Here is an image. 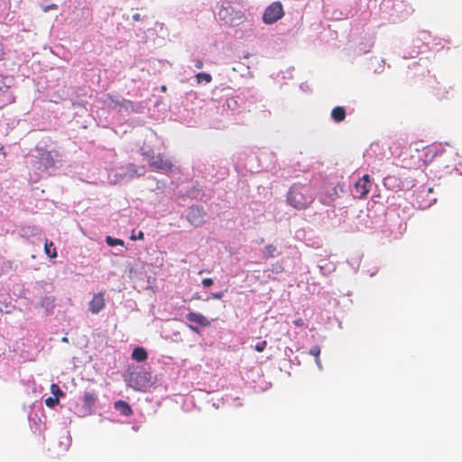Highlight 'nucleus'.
<instances>
[{"label": "nucleus", "mask_w": 462, "mask_h": 462, "mask_svg": "<svg viewBox=\"0 0 462 462\" xmlns=\"http://www.w3.org/2000/svg\"><path fill=\"white\" fill-rule=\"evenodd\" d=\"M288 203L296 209L308 208L314 201V196L310 186L294 184L287 196Z\"/></svg>", "instance_id": "1"}, {"label": "nucleus", "mask_w": 462, "mask_h": 462, "mask_svg": "<svg viewBox=\"0 0 462 462\" xmlns=\"http://www.w3.org/2000/svg\"><path fill=\"white\" fill-rule=\"evenodd\" d=\"M413 187L415 189L412 191L411 203L414 208L425 209L430 208L432 203L436 201L432 188L426 185Z\"/></svg>", "instance_id": "2"}, {"label": "nucleus", "mask_w": 462, "mask_h": 462, "mask_svg": "<svg viewBox=\"0 0 462 462\" xmlns=\"http://www.w3.org/2000/svg\"><path fill=\"white\" fill-rule=\"evenodd\" d=\"M144 155L152 169L164 173H170L172 171L173 164L163 153H159L155 156L153 153L146 152H144Z\"/></svg>", "instance_id": "3"}, {"label": "nucleus", "mask_w": 462, "mask_h": 462, "mask_svg": "<svg viewBox=\"0 0 462 462\" xmlns=\"http://www.w3.org/2000/svg\"><path fill=\"white\" fill-rule=\"evenodd\" d=\"M284 14L283 7L281 2L272 3L263 14V21L266 24H272L280 20Z\"/></svg>", "instance_id": "4"}, {"label": "nucleus", "mask_w": 462, "mask_h": 462, "mask_svg": "<svg viewBox=\"0 0 462 462\" xmlns=\"http://www.w3.org/2000/svg\"><path fill=\"white\" fill-rule=\"evenodd\" d=\"M371 186L372 182L370 176L368 174H365L355 183V191L356 193V198L359 199H365L370 192Z\"/></svg>", "instance_id": "5"}, {"label": "nucleus", "mask_w": 462, "mask_h": 462, "mask_svg": "<svg viewBox=\"0 0 462 462\" xmlns=\"http://www.w3.org/2000/svg\"><path fill=\"white\" fill-rule=\"evenodd\" d=\"M206 213L202 207L195 206L189 208L187 215L188 221L194 226H199L205 222Z\"/></svg>", "instance_id": "6"}, {"label": "nucleus", "mask_w": 462, "mask_h": 462, "mask_svg": "<svg viewBox=\"0 0 462 462\" xmlns=\"http://www.w3.org/2000/svg\"><path fill=\"white\" fill-rule=\"evenodd\" d=\"M105 293L101 291L94 294L92 300L89 301L88 309L91 313L97 314L105 308Z\"/></svg>", "instance_id": "7"}, {"label": "nucleus", "mask_w": 462, "mask_h": 462, "mask_svg": "<svg viewBox=\"0 0 462 462\" xmlns=\"http://www.w3.org/2000/svg\"><path fill=\"white\" fill-rule=\"evenodd\" d=\"M39 152V162L45 168H51L54 166V159L51 152L44 150L42 148L38 150Z\"/></svg>", "instance_id": "8"}, {"label": "nucleus", "mask_w": 462, "mask_h": 462, "mask_svg": "<svg viewBox=\"0 0 462 462\" xmlns=\"http://www.w3.org/2000/svg\"><path fill=\"white\" fill-rule=\"evenodd\" d=\"M97 394L95 392H86L83 396L84 408L86 412L92 413Z\"/></svg>", "instance_id": "9"}, {"label": "nucleus", "mask_w": 462, "mask_h": 462, "mask_svg": "<svg viewBox=\"0 0 462 462\" xmlns=\"http://www.w3.org/2000/svg\"><path fill=\"white\" fill-rule=\"evenodd\" d=\"M187 319L201 327H208L210 325V321L204 315L197 312L188 313Z\"/></svg>", "instance_id": "10"}, {"label": "nucleus", "mask_w": 462, "mask_h": 462, "mask_svg": "<svg viewBox=\"0 0 462 462\" xmlns=\"http://www.w3.org/2000/svg\"><path fill=\"white\" fill-rule=\"evenodd\" d=\"M115 409L125 417H130L133 414V409L130 404L125 401L119 400L114 403Z\"/></svg>", "instance_id": "11"}, {"label": "nucleus", "mask_w": 462, "mask_h": 462, "mask_svg": "<svg viewBox=\"0 0 462 462\" xmlns=\"http://www.w3.org/2000/svg\"><path fill=\"white\" fill-rule=\"evenodd\" d=\"M147 357V351L143 347L137 346L132 352V358L137 362H143Z\"/></svg>", "instance_id": "12"}, {"label": "nucleus", "mask_w": 462, "mask_h": 462, "mask_svg": "<svg viewBox=\"0 0 462 462\" xmlns=\"http://www.w3.org/2000/svg\"><path fill=\"white\" fill-rule=\"evenodd\" d=\"M331 117L337 123H340V122L344 121L346 118L345 108L343 106L334 107L331 111Z\"/></svg>", "instance_id": "13"}, {"label": "nucleus", "mask_w": 462, "mask_h": 462, "mask_svg": "<svg viewBox=\"0 0 462 462\" xmlns=\"http://www.w3.org/2000/svg\"><path fill=\"white\" fill-rule=\"evenodd\" d=\"M280 253L278 252L276 246L273 245H267L264 246V255L263 257L265 259L273 258L277 255H279Z\"/></svg>", "instance_id": "14"}, {"label": "nucleus", "mask_w": 462, "mask_h": 462, "mask_svg": "<svg viewBox=\"0 0 462 462\" xmlns=\"http://www.w3.org/2000/svg\"><path fill=\"white\" fill-rule=\"evenodd\" d=\"M230 7L222 6L218 11V16L221 20H223L225 23H232V19L229 18L230 16Z\"/></svg>", "instance_id": "15"}, {"label": "nucleus", "mask_w": 462, "mask_h": 462, "mask_svg": "<svg viewBox=\"0 0 462 462\" xmlns=\"http://www.w3.org/2000/svg\"><path fill=\"white\" fill-rule=\"evenodd\" d=\"M320 347L319 346H314L310 349V355L313 356L315 357V363L318 365L319 369L322 368L321 361L319 358L320 356Z\"/></svg>", "instance_id": "16"}, {"label": "nucleus", "mask_w": 462, "mask_h": 462, "mask_svg": "<svg viewBox=\"0 0 462 462\" xmlns=\"http://www.w3.org/2000/svg\"><path fill=\"white\" fill-rule=\"evenodd\" d=\"M44 252L50 258H55L57 256L56 248L52 242H45Z\"/></svg>", "instance_id": "17"}, {"label": "nucleus", "mask_w": 462, "mask_h": 462, "mask_svg": "<svg viewBox=\"0 0 462 462\" xmlns=\"http://www.w3.org/2000/svg\"><path fill=\"white\" fill-rule=\"evenodd\" d=\"M143 377H145V374L144 373H138V374H132V376H131V386L134 389H135L137 391H140L142 389V385L138 382L134 383V379L143 378Z\"/></svg>", "instance_id": "18"}, {"label": "nucleus", "mask_w": 462, "mask_h": 462, "mask_svg": "<svg viewBox=\"0 0 462 462\" xmlns=\"http://www.w3.org/2000/svg\"><path fill=\"white\" fill-rule=\"evenodd\" d=\"M196 79L198 83L206 82L210 83L212 81V77L210 74L206 72H199L196 75Z\"/></svg>", "instance_id": "19"}, {"label": "nucleus", "mask_w": 462, "mask_h": 462, "mask_svg": "<svg viewBox=\"0 0 462 462\" xmlns=\"http://www.w3.org/2000/svg\"><path fill=\"white\" fill-rule=\"evenodd\" d=\"M106 242L110 246H116V245H123L124 241L117 238H113L111 236H106Z\"/></svg>", "instance_id": "20"}, {"label": "nucleus", "mask_w": 462, "mask_h": 462, "mask_svg": "<svg viewBox=\"0 0 462 462\" xmlns=\"http://www.w3.org/2000/svg\"><path fill=\"white\" fill-rule=\"evenodd\" d=\"M51 392L55 396V398L63 396V392L60 390V386L56 383H52L51 385Z\"/></svg>", "instance_id": "21"}, {"label": "nucleus", "mask_w": 462, "mask_h": 462, "mask_svg": "<svg viewBox=\"0 0 462 462\" xmlns=\"http://www.w3.org/2000/svg\"><path fill=\"white\" fill-rule=\"evenodd\" d=\"M59 403V399L55 397H48L45 400V404L49 408H53L55 405Z\"/></svg>", "instance_id": "22"}, {"label": "nucleus", "mask_w": 462, "mask_h": 462, "mask_svg": "<svg viewBox=\"0 0 462 462\" xmlns=\"http://www.w3.org/2000/svg\"><path fill=\"white\" fill-rule=\"evenodd\" d=\"M266 346H267V342L265 340H263V341H261L258 344H256L254 346V349L257 352H263L265 349Z\"/></svg>", "instance_id": "23"}, {"label": "nucleus", "mask_w": 462, "mask_h": 462, "mask_svg": "<svg viewBox=\"0 0 462 462\" xmlns=\"http://www.w3.org/2000/svg\"><path fill=\"white\" fill-rule=\"evenodd\" d=\"M213 283H214V281H213V279H211V278H204V279L202 280V285H203L204 287H206V288L212 286V285H213Z\"/></svg>", "instance_id": "24"}, {"label": "nucleus", "mask_w": 462, "mask_h": 462, "mask_svg": "<svg viewBox=\"0 0 462 462\" xmlns=\"http://www.w3.org/2000/svg\"><path fill=\"white\" fill-rule=\"evenodd\" d=\"M57 9H58V5L56 4H51V5H45V6L42 7V11L44 13H47L50 10H57Z\"/></svg>", "instance_id": "25"}, {"label": "nucleus", "mask_w": 462, "mask_h": 462, "mask_svg": "<svg viewBox=\"0 0 462 462\" xmlns=\"http://www.w3.org/2000/svg\"><path fill=\"white\" fill-rule=\"evenodd\" d=\"M223 296H224L223 291L214 292V293H211V295H210L211 298L217 299V300L222 299Z\"/></svg>", "instance_id": "26"}, {"label": "nucleus", "mask_w": 462, "mask_h": 462, "mask_svg": "<svg viewBox=\"0 0 462 462\" xmlns=\"http://www.w3.org/2000/svg\"><path fill=\"white\" fill-rule=\"evenodd\" d=\"M293 324L296 327H303L305 325L304 320L301 318H299L293 321Z\"/></svg>", "instance_id": "27"}, {"label": "nucleus", "mask_w": 462, "mask_h": 462, "mask_svg": "<svg viewBox=\"0 0 462 462\" xmlns=\"http://www.w3.org/2000/svg\"><path fill=\"white\" fill-rule=\"evenodd\" d=\"M123 103H124V105H123V106H124L125 108H127V107H133V102H132V101H130V100H124V102H123Z\"/></svg>", "instance_id": "28"}, {"label": "nucleus", "mask_w": 462, "mask_h": 462, "mask_svg": "<svg viewBox=\"0 0 462 462\" xmlns=\"http://www.w3.org/2000/svg\"><path fill=\"white\" fill-rule=\"evenodd\" d=\"M195 67H196L197 69H201V68L203 67V61H202V60H197L195 61Z\"/></svg>", "instance_id": "29"}, {"label": "nucleus", "mask_w": 462, "mask_h": 462, "mask_svg": "<svg viewBox=\"0 0 462 462\" xmlns=\"http://www.w3.org/2000/svg\"><path fill=\"white\" fill-rule=\"evenodd\" d=\"M133 20L135 22H139L141 20V14L136 13L133 15Z\"/></svg>", "instance_id": "30"}, {"label": "nucleus", "mask_w": 462, "mask_h": 462, "mask_svg": "<svg viewBox=\"0 0 462 462\" xmlns=\"http://www.w3.org/2000/svg\"><path fill=\"white\" fill-rule=\"evenodd\" d=\"M4 55H5L4 47H3V44L0 43V60H2L4 59Z\"/></svg>", "instance_id": "31"}, {"label": "nucleus", "mask_w": 462, "mask_h": 462, "mask_svg": "<svg viewBox=\"0 0 462 462\" xmlns=\"http://www.w3.org/2000/svg\"><path fill=\"white\" fill-rule=\"evenodd\" d=\"M189 329H191L193 332H196V333H198V332H199V329H198V328H197V327H194V326H192V325H189Z\"/></svg>", "instance_id": "32"}, {"label": "nucleus", "mask_w": 462, "mask_h": 462, "mask_svg": "<svg viewBox=\"0 0 462 462\" xmlns=\"http://www.w3.org/2000/svg\"><path fill=\"white\" fill-rule=\"evenodd\" d=\"M137 238L138 239H143V233L142 231L139 232Z\"/></svg>", "instance_id": "33"}, {"label": "nucleus", "mask_w": 462, "mask_h": 462, "mask_svg": "<svg viewBox=\"0 0 462 462\" xmlns=\"http://www.w3.org/2000/svg\"><path fill=\"white\" fill-rule=\"evenodd\" d=\"M321 203L324 205H328L329 203V201H327V200H324L321 199Z\"/></svg>", "instance_id": "34"}, {"label": "nucleus", "mask_w": 462, "mask_h": 462, "mask_svg": "<svg viewBox=\"0 0 462 462\" xmlns=\"http://www.w3.org/2000/svg\"><path fill=\"white\" fill-rule=\"evenodd\" d=\"M193 299H199V295H197V294H195V295L193 296Z\"/></svg>", "instance_id": "35"}, {"label": "nucleus", "mask_w": 462, "mask_h": 462, "mask_svg": "<svg viewBox=\"0 0 462 462\" xmlns=\"http://www.w3.org/2000/svg\"><path fill=\"white\" fill-rule=\"evenodd\" d=\"M162 90L166 91V87L165 86L162 87Z\"/></svg>", "instance_id": "36"}]
</instances>
